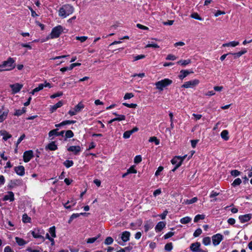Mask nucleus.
I'll use <instances>...</instances> for the list:
<instances>
[{
    "mask_svg": "<svg viewBox=\"0 0 252 252\" xmlns=\"http://www.w3.org/2000/svg\"><path fill=\"white\" fill-rule=\"evenodd\" d=\"M23 85L19 83H16L10 85V87L12 89L13 94H16L18 93L22 89Z\"/></svg>",
    "mask_w": 252,
    "mask_h": 252,
    "instance_id": "obj_14",
    "label": "nucleus"
},
{
    "mask_svg": "<svg viewBox=\"0 0 252 252\" xmlns=\"http://www.w3.org/2000/svg\"><path fill=\"white\" fill-rule=\"evenodd\" d=\"M205 218V216L204 215H196L194 219V221L195 222H197L200 220H203Z\"/></svg>",
    "mask_w": 252,
    "mask_h": 252,
    "instance_id": "obj_42",
    "label": "nucleus"
},
{
    "mask_svg": "<svg viewBox=\"0 0 252 252\" xmlns=\"http://www.w3.org/2000/svg\"><path fill=\"white\" fill-rule=\"evenodd\" d=\"M15 60L12 58H9L6 61H4L2 64H0V67L3 68L0 69L2 70H11L15 67Z\"/></svg>",
    "mask_w": 252,
    "mask_h": 252,
    "instance_id": "obj_2",
    "label": "nucleus"
},
{
    "mask_svg": "<svg viewBox=\"0 0 252 252\" xmlns=\"http://www.w3.org/2000/svg\"><path fill=\"white\" fill-rule=\"evenodd\" d=\"M63 28L61 25L54 27L52 30L50 34L47 37V39L58 38L63 32Z\"/></svg>",
    "mask_w": 252,
    "mask_h": 252,
    "instance_id": "obj_3",
    "label": "nucleus"
},
{
    "mask_svg": "<svg viewBox=\"0 0 252 252\" xmlns=\"http://www.w3.org/2000/svg\"><path fill=\"white\" fill-rule=\"evenodd\" d=\"M239 44V42L238 41H231L228 43H224L222 44V47H235Z\"/></svg>",
    "mask_w": 252,
    "mask_h": 252,
    "instance_id": "obj_24",
    "label": "nucleus"
},
{
    "mask_svg": "<svg viewBox=\"0 0 252 252\" xmlns=\"http://www.w3.org/2000/svg\"><path fill=\"white\" fill-rule=\"evenodd\" d=\"M130 233L129 232L126 231L122 233L121 239L124 242H127L129 239Z\"/></svg>",
    "mask_w": 252,
    "mask_h": 252,
    "instance_id": "obj_18",
    "label": "nucleus"
},
{
    "mask_svg": "<svg viewBox=\"0 0 252 252\" xmlns=\"http://www.w3.org/2000/svg\"><path fill=\"white\" fill-rule=\"evenodd\" d=\"M25 112V110L24 109L17 110L14 113V115L19 116L22 115Z\"/></svg>",
    "mask_w": 252,
    "mask_h": 252,
    "instance_id": "obj_49",
    "label": "nucleus"
},
{
    "mask_svg": "<svg viewBox=\"0 0 252 252\" xmlns=\"http://www.w3.org/2000/svg\"><path fill=\"white\" fill-rule=\"evenodd\" d=\"M63 105V102L62 101H59L58 103H57L56 104L51 106V111L52 112H54L58 109V108L61 107Z\"/></svg>",
    "mask_w": 252,
    "mask_h": 252,
    "instance_id": "obj_21",
    "label": "nucleus"
},
{
    "mask_svg": "<svg viewBox=\"0 0 252 252\" xmlns=\"http://www.w3.org/2000/svg\"><path fill=\"white\" fill-rule=\"evenodd\" d=\"M231 174L232 176L236 177L240 175V172L237 170H234L231 171Z\"/></svg>",
    "mask_w": 252,
    "mask_h": 252,
    "instance_id": "obj_63",
    "label": "nucleus"
},
{
    "mask_svg": "<svg viewBox=\"0 0 252 252\" xmlns=\"http://www.w3.org/2000/svg\"><path fill=\"white\" fill-rule=\"evenodd\" d=\"M202 232V231L201 228L197 229L193 233V236L194 237H197L199 236Z\"/></svg>",
    "mask_w": 252,
    "mask_h": 252,
    "instance_id": "obj_51",
    "label": "nucleus"
},
{
    "mask_svg": "<svg viewBox=\"0 0 252 252\" xmlns=\"http://www.w3.org/2000/svg\"><path fill=\"white\" fill-rule=\"evenodd\" d=\"M220 136L224 140H227L229 139L228 132L226 130H223L220 133Z\"/></svg>",
    "mask_w": 252,
    "mask_h": 252,
    "instance_id": "obj_28",
    "label": "nucleus"
},
{
    "mask_svg": "<svg viewBox=\"0 0 252 252\" xmlns=\"http://www.w3.org/2000/svg\"><path fill=\"white\" fill-rule=\"evenodd\" d=\"M74 8L69 4L63 5L59 10V16L62 18H65L73 13Z\"/></svg>",
    "mask_w": 252,
    "mask_h": 252,
    "instance_id": "obj_1",
    "label": "nucleus"
},
{
    "mask_svg": "<svg viewBox=\"0 0 252 252\" xmlns=\"http://www.w3.org/2000/svg\"><path fill=\"white\" fill-rule=\"evenodd\" d=\"M163 170V167L162 166H159L158 167L157 170L155 172V176H158L160 175V173Z\"/></svg>",
    "mask_w": 252,
    "mask_h": 252,
    "instance_id": "obj_58",
    "label": "nucleus"
},
{
    "mask_svg": "<svg viewBox=\"0 0 252 252\" xmlns=\"http://www.w3.org/2000/svg\"><path fill=\"white\" fill-rule=\"evenodd\" d=\"M123 105L127 107L131 108H135L137 106V104H134V103L128 104L127 103H123Z\"/></svg>",
    "mask_w": 252,
    "mask_h": 252,
    "instance_id": "obj_50",
    "label": "nucleus"
},
{
    "mask_svg": "<svg viewBox=\"0 0 252 252\" xmlns=\"http://www.w3.org/2000/svg\"><path fill=\"white\" fill-rule=\"evenodd\" d=\"M84 108V105L81 102H79L77 105H76L73 108L70 110L68 111V114L71 116H74L76 115L78 113L81 111Z\"/></svg>",
    "mask_w": 252,
    "mask_h": 252,
    "instance_id": "obj_6",
    "label": "nucleus"
},
{
    "mask_svg": "<svg viewBox=\"0 0 252 252\" xmlns=\"http://www.w3.org/2000/svg\"><path fill=\"white\" fill-rule=\"evenodd\" d=\"M164 249L167 251H171L173 249L172 244L171 243H169L166 244L165 245Z\"/></svg>",
    "mask_w": 252,
    "mask_h": 252,
    "instance_id": "obj_47",
    "label": "nucleus"
},
{
    "mask_svg": "<svg viewBox=\"0 0 252 252\" xmlns=\"http://www.w3.org/2000/svg\"><path fill=\"white\" fill-rule=\"evenodd\" d=\"M75 123V121L67 120V121H63V122H62V123H61L60 124L55 125V126L57 127H60V126H63L64 125H66L72 124H74Z\"/></svg>",
    "mask_w": 252,
    "mask_h": 252,
    "instance_id": "obj_23",
    "label": "nucleus"
},
{
    "mask_svg": "<svg viewBox=\"0 0 252 252\" xmlns=\"http://www.w3.org/2000/svg\"><path fill=\"white\" fill-rule=\"evenodd\" d=\"M88 39L87 36H76V39L77 40H79L81 42H84Z\"/></svg>",
    "mask_w": 252,
    "mask_h": 252,
    "instance_id": "obj_52",
    "label": "nucleus"
},
{
    "mask_svg": "<svg viewBox=\"0 0 252 252\" xmlns=\"http://www.w3.org/2000/svg\"><path fill=\"white\" fill-rule=\"evenodd\" d=\"M25 135L24 134H22L18 139L16 143V147H18V145L21 142V141L25 138Z\"/></svg>",
    "mask_w": 252,
    "mask_h": 252,
    "instance_id": "obj_55",
    "label": "nucleus"
},
{
    "mask_svg": "<svg viewBox=\"0 0 252 252\" xmlns=\"http://www.w3.org/2000/svg\"><path fill=\"white\" fill-rule=\"evenodd\" d=\"M200 244L199 242H195L191 244L190 250L193 252H207L206 251L200 248Z\"/></svg>",
    "mask_w": 252,
    "mask_h": 252,
    "instance_id": "obj_9",
    "label": "nucleus"
},
{
    "mask_svg": "<svg viewBox=\"0 0 252 252\" xmlns=\"http://www.w3.org/2000/svg\"><path fill=\"white\" fill-rule=\"evenodd\" d=\"M45 238L48 239L52 243V245L54 244V239L50 236L49 233H46Z\"/></svg>",
    "mask_w": 252,
    "mask_h": 252,
    "instance_id": "obj_62",
    "label": "nucleus"
},
{
    "mask_svg": "<svg viewBox=\"0 0 252 252\" xmlns=\"http://www.w3.org/2000/svg\"><path fill=\"white\" fill-rule=\"evenodd\" d=\"M127 173H136L137 170L135 169L134 166H131L129 169L127 170Z\"/></svg>",
    "mask_w": 252,
    "mask_h": 252,
    "instance_id": "obj_54",
    "label": "nucleus"
},
{
    "mask_svg": "<svg viewBox=\"0 0 252 252\" xmlns=\"http://www.w3.org/2000/svg\"><path fill=\"white\" fill-rule=\"evenodd\" d=\"M80 65H81V63H71L69 67H68V69L70 70H72L75 66H80Z\"/></svg>",
    "mask_w": 252,
    "mask_h": 252,
    "instance_id": "obj_60",
    "label": "nucleus"
},
{
    "mask_svg": "<svg viewBox=\"0 0 252 252\" xmlns=\"http://www.w3.org/2000/svg\"><path fill=\"white\" fill-rule=\"evenodd\" d=\"M177 59V57L172 54H169L167 55V56L166 58V59L167 60H171V61H174Z\"/></svg>",
    "mask_w": 252,
    "mask_h": 252,
    "instance_id": "obj_57",
    "label": "nucleus"
},
{
    "mask_svg": "<svg viewBox=\"0 0 252 252\" xmlns=\"http://www.w3.org/2000/svg\"><path fill=\"white\" fill-rule=\"evenodd\" d=\"M186 156H184L183 157H176L174 158L171 161L172 164L178 165L180 164V166H181L183 161L185 159Z\"/></svg>",
    "mask_w": 252,
    "mask_h": 252,
    "instance_id": "obj_12",
    "label": "nucleus"
},
{
    "mask_svg": "<svg viewBox=\"0 0 252 252\" xmlns=\"http://www.w3.org/2000/svg\"><path fill=\"white\" fill-rule=\"evenodd\" d=\"M58 129H55L51 130L49 132V136L50 137L55 136H59V132L57 131Z\"/></svg>",
    "mask_w": 252,
    "mask_h": 252,
    "instance_id": "obj_35",
    "label": "nucleus"
},
{
    "mask_svg": "<svg viewBox=\"0 0 252 252\" xmlns=\"http://www.w3.org/2000/svg\"><path fill=\"white\" fill-rule=\"evenodd\" d=\"M190 63V60L188 59L186 60H180L177 62V63L180 64L183 66H186V65Z\"/></svg>",
    "mask_w": 252,
    "mask_h": 252,
    "instance_id": "obj_34",
    "label": "nucleus"
},
{
    "mask_svg": "<svg viewBox=\"0 0 252 252\" xmlns=\"http://www.w3.org/2000/svg\"><path fill=\"white\" fill-rule=\"evenodd\" d=\"M203 244L205 246L209 245L211 244V239L209 237H206L203 239Z\"/></svg>",
    "mask_w": 252,
    "mask_h": 252,
    "instance_id": "obj_36",
    "label": "nucleus"
},
{
    "mask_svg": "<svg viewBox=\"0 0 252 252\" xmlns=\"http://www.w3.org/2000/svg\"><path fill=\"white\" fill-rule=\"evenodd\" d=\"M174 235V232H169L165 234L163 237L165 239H168L172 237Z\"/></svg>",
    "mask_w": 252,
    "mask_h": 252,
    "instance_id": "obj_61",
    "label": "nucleus"
},
{
    "mask_svg": "<svg viewBox=\"0 0 252 252\" xmlns=\"http://www.w3.org/2000/svg\"><path fill=\"white\" fill-rule=\"evenodd\" d=\"M73 135V132L70 130H67L65 132V137L67 138H71Z\"/></svg>",
    "mask_w": 252,
    "mask_h": 252,
    "instance_id": "obj_48",
    "label": "nucleus"
},
{
    "mask_svg": "<svg viewBox=\"0 0 252 252\" xmlns=\"http://www.w3.org/2000/svg\"><path fill=\"white\" fill-rule=\"evenodd\" d=\"M223 237L222 235L220 233L215 234L212 236V242L214 246H218L220 242L223 240Z\"/></svg>",
    "mask_w": 252,
    "mask_h": 252,
    "instance_id": "obj_8",
    "label": "nucleus"
},
{
    "mask_svg": "<svg viewBox=\"0 0 252 252\" xmlns=\"http://www.w3.org/2000/svg\"><path fill=\"white\" fill-rule=\"evenodd\" d=\"M142 161V157L141 156H136L134 159V161L135 163H138Z\"/></svg>",
    "mask_w": 252,
    "mask_h": 252,
    "instance_id": "obj_56",
    "label": "nucleus"
},
{
    "mask_svg": "<svg viewBox=\"0 0 252 252\" xmlns=\"http://www.w3.org/2000/svg\"><path fill=\"white\" fill-rule=\"evenodd\" d=\"M113 239L111 237H108L104 241V244L106 245H109L113 243Z\"/></svg>",
    "mask_w": 252,
    "mask_h": 252,
    "instance_id": "obj_38",
    "label": "nucleus"
},
{
    "mask_svg": "<svg viewBox=\"0 0 252 252\" xmlns=\"http://www.w3.org/2000/svg\"><path fill=\"white\" fill-rule=\"evenodd\" d=\"M241 183H242V181H241V179L237 178L233 181V182L232 184V185L233 187H236L237 186L240 185Z\"/></svg>",
    "mask_w": 252,
    "mask_h": 252,
    "instance_id": "obj_45",
    "label": "nucleus"
},
{
    "mask_svg": "<svg viewBox=\"0 0 252 252\" xmlns=\"http://www.w3.org/2000/svg\"><path fill=\"white\" fill-rule=\"evenodd\" d=\"M63 165L66 168H69L73 165V162L72 160H66L63 162Z\"/></svg>",
    "mask_w": 252,
    "mask_h": 252,
    "instance_id": "obj_37",
    "label": "nucleus"
},
{
    "mask_svg": "<svg viewBox=\"0 0 252 252\" xmlns=\"http://www.w3.org/2000/svg\"><path fill=\"white\" fill-rule=\"evenodd\" d=\"M47 148L51 151H55L57 149V146L55 144V142H52L48 145Z\"/></svg>",
    "mask_w": 252,
    "mask_h": 252,
    "instance_id": "obj_30",
    "label": "nucleus"
},
{
    "mask_svg": "<svg viewBox=\"0 0 252 252\" xmlns=\"http://www.w3.org/2000/svg\"><path fill=\"white\" fill-rule=\"evenodd\" d=\"M4 252H14L9 246H6L4 249Z\"/></svg>",
    "mask_w": 252,
    "mask_h": 252,
    "instance_id": "obj_64",
    "label": "nucleus"
},
{
    "mask_svg": "<svg viewBox=\"0 0 252 252\" xmlns=\"http://www.w3.org/2000/svg\"><path fill=\"white\" fill-rule=\"evenodd\" d=\"M150 47L154 48H159V46L157 44L154 43V42L149 43L145 46V48H150Z\"/></svg>",
    "mask_w": 252,
    "mask_h": 252,
    "instance_id": "obj_40",
    "label": "nucleus"
},
{
    "mask_svg": "<svg viewBox=\"0 0 252 252\" xmlns=\"http://www.w3.org/2000/svg\"><path fill=\"white\" fill-rule=\"evenodd\" d=\"M33 152L31 150L24 152L23 154V159L25 162H29L33 157Z\"/></svg>",
    "mask_w": 252,
    "mask_h": 252,
    "instance_id": "obj_10",
    "label": "nucleus"
},
{
    "mask_svg": "<svg viewBox=\"0 0 252 252\" xmlns=\"http://www.w3.org/2000/svg\"><path fill=\"white\" fill-rule=\"evenodd\" d=\"M153 227V224L151 222H147L146 224H145L144 226L145 232H147L150 229H152Z\"/></svg>",
    "mask_w": 252,
    "mask_h": 252,
    "instance_id": "obj_32",
    "label": "nucleus"
},
{
    "mask_svg": "<svg viewBox=\"0 0 252 252\" xmlns=\"http://www.w3.org/2000/svg\"><path fill=\"white\" fill-rule=\"evenodd\" d=\"M99 237V235H98L97 236L90 238L87 239V243L89 244H92L95 242L97 239Z\"/></svg>",
    "mask_w": 252,
    "mask_h": 252,
    "instance_id": "obj_39",
    "label": "nucleus"
},
{
    "mask_svg": "<svg viewBox=\"0 0 252 252\" xmlns=\"http://www.w3.org/2000/svg\"><path fill=\"white\" fill-rule=\"evenodd\" d=\"M67 151L72 152L75 155H78L81 151V148L79 146H71L67 148Z\"/></svg>",
    "mask_w": 252,
    "mask_h": 252,
    "instance_id": "obj_11",
    "label": "nucleus"
},
{
    "mask_svg": "<svg viewBox=\"0 0 252 252\" xmlns=\"http://www.w3.org/2000/svg\"><path fill=\"white\" fill-rule=\"evenodd\" d=\"M3 200L6 201L9 200L10 202L14 200V193L12 191H8L7 193V194L4 195L3 197Z\"/></svg>",
    "mask_w": 252,
    "mask_h": 252,
    "instance_id": "obj_17",
    "label": "nucleus"
},
{
    "mask_svg": "<svg viewBox=\"0 0 252 252\" xmlns=\"http://www.w3.org/2000/svg\"><path fill=\"white\" fill-rule=\"evenodd\" d=\"M8 110L4 109L2 107L0 108V123L2 122L7 117Z\"/></svg>",
    "mask_w": 252,
    "mask_h": 252,
    "instance_id": "obj_15",
    "label": "nucleus"
},
{
    "mask_svg": "<svg viewBox=\"0 0 252 252\" xmlns=\"http://www.w3.org/2000/svg\"><path fill=\"white\" fill-rule=\"evenodd\" d=\"M165 226V223L163 221L159 222L155 227L156 232L160 231Z\"/></svg>",
    "mask_w": 252,
    "mask_h": 252,
    "instance_id": "obj_19",
    "label": "nucleus"
},
{
    "mask_svg": "<svg viewBox=\"0 0 252 252\" xmlns=\"http://www.w3.org/2000/svg\"><path fill=\"white\" fill-rule=\"evenodd\" d=\"M131 134V132L130 130L126 131L124 133L123 137L125 139H127L130 137Z\"/></svg>",
    "mask_w": 252,
    "mask_h": 252,
    "instance_id": "obj_53",
    "label": "nucleus"
},
{
    "mask_svg": "<svg viewBox=\"0 0 252 252\" xmlns=\"http://www.w3.org/2000/svg\"><path fill=\"white\" fill-rule=\"evenodd\" d=\"M197 201V198L196 197H194L191 199H186L184 200L183 202V204H191L196 202Z\"/></svg>",
    "mask_w": 252,
    "mask_h": 252,
    "instance_id": "obj_27",
    "label": "nucleus"
},
{
    "mask_svg": "<svg viewBox=\"0 0 252 252\" xmlns=\"http://www.w3.org/2000/svg\"><path fill=\"white\" fill-rule=\"evenodd\" d=\"M191 220V218L189 217H186L182 218L180 220V222L182 224H187L190 222Z\"/></svg>",
    "mask_w": 252,
    "mask_h": 252,
    "instance_id": "obj_29",
    "label": "nucleus"
},
{
    "mask_svg": "<svg viewBox=\"0 0 252 252\" xmlns=\"http://www.w3.org/2000/svg\"><path fill=\"white\" fill-rule=\"evenodd\" d=\"M0 135L2 136V139L5 141L7 140L8 139L11 137V135L5 130H1L0 131Z\"/></svg>",
    "mask_w": 252,
    "mask_h": 252,
    "instance_id": "obj_22",
    "label": "nucleus"
},
{
    "mask_svg": "<svg viewBox=\"0 0 252 252\" xmlns=\"http://www.w3.org/2000/svg\"><path fill=\"white\" fill-rule=\"evenodd\" d=\"M22 221L24 223L31 222V219L27 215V214H24L22 216Z\"/></svg>",
    "mask_w": 252,
    "mask_h": 252,
    "instance_id": "obj_31",
    "label": "nucleus"
},
{
    "mask_svg": "<svg viewBox=\"0 0 252 252\" xmlns=\"http://www.w3.org/2000/svg\"><path fill=\"white\" fill-rule=\"evenodd\" d=\"M149 141L150 142H154L156 145H158L159 144V141L157 139L156 137H151L150 138Z\"/></svg>",
    "mask_w": 252,
    "mask_h": 252,
    "instance_id": "obj_44",
    "label": "nucleus"
},
{
    "mask_svg": "<svg viewBox=\"0 0 252 252\" xmlns=\"http://www.w3.org/2000/svg\"><path fill=\"white\" fill-rule=\"evenodd\" d=\"M252 218V214H248L244 215H241L239 217V220L241 223H245L249 221Z\"/></svg>",
    "mask_w": 252,
    "mask_h": 252,
    "instance_id": "obj_13",
    "label": "nucleus"
},
{
    "mask_svg": "<svg viewBox=\"0 0 252 252\" xmlns=\"http://www.w3.org/2000/svg\"><path fill=\"white\" fill-rule=\"evenodd\" d=\"M15 172L19 176H23L25 174V168L23 166L19 165L14 168Z\"/></svg>",
    "mask_w": 252,
    "mask_h": 252,
    "instance_id": "obj_16",
    "label": "nucleus"
},
{
    "mask_svg": "<svg viewBox=\"0 0 252 252\" xmlns=\"http://www.w3.org/2000/svg\"><path fill=\"white\" fill-rule=\"evenodd\" d=\"M200 83L198 79H193L184 83L182 86V88H193L197 86Z\"/></svg>",
    "mask_w": 252,
    "mask_h": 252,
    "instance_id": "obj_7",
    "label": "nucleus"
},
{
    "mask_svg": "<svg viewBox=\"0 0 252 252\" xmlns=\"http://www.w3.org/2000/svg\"><path fill=\"white\" fill-rule=\"evenodd\" d=\"M190 17L195 19L198 20L199 21H202L203 19L200 17V16L197 13H193L191 15Z\"/></svg>",
    "mask_w": 252,
    "mask_h": 252,
    "instance_id": "obj_41",
    "label": "nucleus"
},
{
    "mask_svg": "<svg viewBox=\"0 0 252 252\" xmlns=\"http://www.w3.org/2000/svg\"><path fill=\"white\" fill-rule=\"evenodd\" d=\"M172 83V81L169 79L165 78L155 83L156 88L159 91H162L165 87Z\"/></svg>",
    "mask_w": 252,
    "mask_h": 252,
    "instance_id": "obj_4",
    "label": "nucleus"
},
{
    "mask_svg": "<svg viewBox=\"0 0 252 252\" xmlns=\"http://www.w3.org/2000/svg\"><path fill=\"white\" fill-rule=\"evenodd\" d=\"M32 236L34 238L41 239L42 241L45 240V238L43 236L44 234V231L42 229L35 228L33 231H31Z\"/></svg>",
    "mask_w": 252,
    "mask_h": 252,
    "instance_id": "obj_5",
    "label": "nucleus"
},
{
    "mask_svg": "<svg viewBox=\"0 0 252 252\" xmlns=\"http://www.w3.org/2000/svg\"><path fill=\"white\" fill-rule=\"evenodd\" d=\"M44 88V86L43 84H40L38 85V86L35 89H34L30 93L33 95L34 93L38 92L41 90H42Z\"/></svg>",
    "mask_w": 252,
    "mask_h": 252,
    "instance_id": "obj_26",
    "label": "nucleus"
},
{
    "mask_svg": "<svg viewBox=\"0 0 252 252\" xmlns=\"http://www.w3.org/2000/svg\"><path fill=\"white\" fill-rule=\"evenodd\" d=\"M190 73H193V72H189L187 70H182L180 71V74L179 75V77L180 79H183Z\"/></svg>",
    "mask_w": 252,
    "mask_h": 252,
    "instance_id": "obj_20",
    "label": "nucleus"
},
{
    "mask_svg": "<svg viewBox=\"0 0 252 252\" xmlns=\"http://www.w3.org/2000/svg\"><path fill=\"white\" fill-rule=\"evenodd\" d=\"M126 116L124 115H117V117L115 118V120L116 121H121L125 120Z\"/></svg>",
    "mask_w": 252,
    "mask_h": 252,
    "instance_id": "obj_43",
    "label": "nucleus"
},
{
    "mask_svg": "<svg viewBox=\"0 0 252 252\" xmlns=\"http://www.w3.org/2000/svg\"><path fill=\"white\" fill-rule=\"evenodd\" d=\"M15 241L17 244L20 246H24L27 244V242L25 240L18 237H15Z\"/></svg>",
    "mask_w": 252,
    "mask_h": 252,
    "instance_id": "obj_25",
    "label": "nucleus"
},
{
    "mask_svg": "<svg viewBox=\"0 0 252 252\" xmlns=\"http://www.w3.org/2000/svg\"><path fill=\"white\" fill-rule=\"evenodd\" d=\"M55 230H56V228H55V226H54L50 227L49 229V232L50 233L53 239H54V238H55L56 237Z\"/></svg>",
    "mask_w": 252,
    "mask_h": 252,
    "instance_id": "obj_33",
    "label": "nucleus"
},
{
    "mask_svg": "<svg viewBox=\"0 0 252 252\" xmlns=\"http://www.w3.org/2000/svg\"><path fill=\"white\" fill-rule=\"evenodd\" d=\"M134 96L132 93H126L124 97L125 99H130Z\"/></svg>",
    "mask_w": 252,
    "mask_h": 252,
    "instance_id": "obj_59",
    "label": "nucleus"
},
{
    "mask_svg": "<svg viewBox=\"0 0 252 252\" xmlns=\"http://www.w3.org/2000/svg\"><path fill=\"white\" fill-rule=\"evenodd\" d=\"M246 52H247V50L246 49H244L243 51L239 52L238 53H234V54L230 53V54L235 55L236 57H240L243 54H245Z\"/></svg>",
    "mask_w": 252,
    "mask_h": 252,
    "instance_id": "obj_46",
    "label": "nucleus"
}]
</instances>
